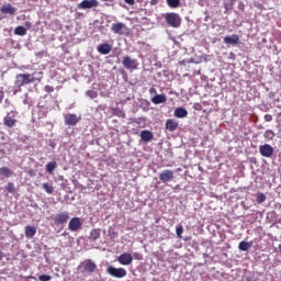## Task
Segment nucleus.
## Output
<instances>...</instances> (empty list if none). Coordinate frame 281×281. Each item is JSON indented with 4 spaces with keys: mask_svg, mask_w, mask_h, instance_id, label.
<instances>
[{
    "mask_svg": "<svg viewBox=\"0 0 281 281\" xmlns=\"http://www.w3.org/2000/svg\"><path fill=\"white\" fill-rule=\"evenodd\" d=\"M36 78H34V75L31 74H19L15 76L14 85L18 87V89L21 90V87H25V85H32V82H35Z\"/></svg>",
    "mask_w": 281,
    "mask_h": 281,
    "instance_id": "obj_1",
    "label": "nucleus"
},
{
    "mask_svg": "<svg viewBox=\"0 0 281 281\" xmlns=\"http://www.w3.org/2000/svg\"><path fill=\"white\" fill-rule=\"evenodd\" d=\"M106 274L111 276V278L122 279L126 278L128 276V272L124 268H115L113 266H109L106 268Z\"/></svg>",
    "mask_w": 281,
    "mask_h": 281,
    "instance_id": "obj_2",
    "label": "nucleus"
},
{
    "mask_svg": "<svg viewBox=\"0 0 281 281\" xmlns=\"http://www.w3.org/2000/svg\"><path fill=\"white\" fill-rule=\"evenodd\" d=\"M122 65L128 71H135L136 69L139 68V61L137 59H135V58H132L128 55L123 57Z\"/></svg>",
    "mask_w": 281,
    "mask_h": 281,
    "instance_id": "obj_3",
    "label": "nucleus"
},
{
    "mask_svg": "<svg viewBox=\"0 0 281 281\" xmlns=\"http://www.w3.org/2000/svg\"><path fill=\"white\" fill-rule=\"evenodd\" d=\"M165 21L170 27H181V16L177 13L165 14Z\"/></svg>",
    "mask_w": 281,
    "mask_h": 281,
    "instance_id": "obj_4",
    "label": "nucleus"
},
{
    "mask_svg": "<svg viewBox=\"0 0 281 281\" xmlns=\"http://www.w3.org/2000/svg\"><path fill=\"white\" fill-rule=\"evenodd\" d=\"M16 115H19V112L11 111L3 117V124L7 128H14L16 126Z\"/></svg>",
    "mask_w": 281,
    "mask_h": 281,
    "instance_id": "obj_5",
    "label": "nucleus"
},
{
    "mask_svg": "<svg viewBox=\"0 0 281 281\" xmlns=\"http://www.w3.org/2000/svg\"><path fill=\"white\" fill-rule=\"evenodd\" d=\"M259 153L261 155V157H266L267 159H270V157H273V146L269 145V144H263L259 146Z\"/></svg>",
    "mask_w": 281,
    "mask_h": 281,
    "instance_id": "obj_6",
    "label": "nucleus"
},
{
    "mask_svg": "<svg viewBox=\"0 0 281 281\" xmlns=\"http://www.w3.org/2000/svg\"><path fill=\"white\" fill-rule=\"evenodd\" d=\"M98 5H100L98 0H83L77 5V8L79 10H91V8H98Z\"/></svg>",
    "mask_w": 281,
    "mask_h": 281,
    "instance_id": "obj_7",
    "label": "nucleus"
},
{
    "mask_svg": "<svg viewBox=\"0 0 281 281\" xmlns=\"http://www.w3.org/2000/svg\"><path fill=\"white\" fill-rule=\"evenodd\" d=\"M55 225H65L69 221V212H60L53 217Z\"/></svg>",
    "mask_w": 281,
    "mask_h": 281,
    "instance_id": "obj_8",
    "label": "nucleus"
},
{
    "mask_svg": "<svg viewBox=\"0 0 281 281\" xmlns=\"http://www.w3.org/2000/svg\"><path fill=\"white\" fill-rule=\"evenodd\" d=\"M172 179H175V171L170 169H165L159 175V180L162 183H168L169 181H172Z\"/></svg>",
    "mask_w": 281,
    "mask_h": 281,
    "instance_id": "obj_9",
    "label": "nucleus"
},
{
    "mask_svg": "<svg viewBox=\"0 0 281 281\" xmlns=\"http://www.w3.org/2000/svg\"><path fill=\"white\" fill-rule=\"evenodd\" d=\"M117 262L123 265V267H128V265H133V255L131 252H124L117 257Z\"/></svg>",
    "mask_w": 281,
    "mask_h": 281,
    "instance_id": "obj_10",
    "label": "nucleus"
},
{
    "mask_svg": "<svg viewBox=\"0 0 281 281\" xmlns=\"http://www.w3.org/2000/svg\"><path fill=\"white\" fill-rule=\"evenodd\" d=\"M82 265L86 273H95V269H98V265L91 259L85 260Z\"/></svg>",
    "mask_w": 281,
    "mask_h": 281,
    "instance_id": "obj_11",
    "label": "nucleus"
},
{
    "mask_svg": "<svg viewBox=\"0 0 281 281\" xmlns=\"http://www.w3.org/2000/svg\"><path fill=\"white\" fill-rule=\"evenodd\" d=\"M80 227H82V221H80V217H72L69 221L68 229H70V232H78Z\"/></svg>",
    "mask_w": 281,
    "mask_h": 281,
    "instance_id": "obj_12",
    "label": "nucleus"
},
{
    "mask_svg": "<svg viewBox=\"0 0 281 281\" xmlns=\"http://www.w3.org/2000/svg\"><path fill=\"white\" fill-rule=\"evenodd\" d=\"M80 122V119L76 114H67L65 116V124L66 126H76Z\"/></svg>",
    "mask_w": 281,
    "mask_h": 281,
    "instance_id": "obj_13",
    "label": "nucleus"
},
{
    "mask_svg": "<svg viewBox=\"0 0 281 281\" xmlns=\"http://www.w3.org/2000/svg\"><path fill=\"white\" fill-rule=\"evenodd\" d=\"M225 45H238L240 43V36L233 34L224 37Z\"/></svg>",
    "mask_w": 281,
    "mask_h": 281,
    "instance_id": "obj_14",
    "label": "nucleus"
},
{
    "mask_svg": "<svg viewBox=\"0 0 281 281\" xmlns=\"http://www.w3.org/2000/svg\"><path fill=\"white\" fill-rule=\"evenodd\" d=\"M112 49H113V46H111V44H109V43L101 44L97 47V52L99 54H102L103 56L111 54Z\"/></svg>",
    "mask_w": 281,
    "mask_h": 281,
    "instance_id": "obj_15",
    "label": "nucleus"
},
{
    "mask_svg": "<svg viewBox=\"0 0 281 281\" xmlns=\"http://www.w3.org/2000/svg\"><path fill=\"white\" fill-rule=\"evenodd\" d=\"M167 131L170 133H175L179 128V122H177L175 119H168L165 124Z\"/></svg>",
    "mask_w": 281,
    "mask_h": 281,
    "instance_id": "obj_16",
    "label": "nucleus"
},
{
    "mask_svg": "<svg viewBox=\"0 0 281 281\" xmlns=\"http://www.w3.org/2000/svg\"><path fill=\"white\" fill-rule=\"evenodd\" d=\"M124 30H126V24L122 22L114 23L111 26V32H113V34H124Z\"/></svg>",
    "mask_w": 281,
    "mask_h": 281,
    "instance_id": "obj_17",
    "label": "nucleus"
},
{
    "mask_svg": "<svg viewBox=\"0 0 281 281\" xmlns=\"http://www.w3.org/2000/svg\"><path fill=\"white\" fill-rule=\"evenodd\" d=\"M153 137H154L153 132H150L148 130H144L140 132L142 142L148 143V142L153 140Z\"/></svg>",
    "mask_w": 281,
    "mask_h": 281,
    "instance_id": "obj_18",
    "label": "nucleus"
},
{
    "mask_svg": "<svg viewBox=\"0 0 281 281\" xmlns=\"http://www.w3.org/2000/svg\"><path fill=\"white\" fill-rule=\"evenodd\" d=\"M0 12H2V14H14L16 9L12 7V4L8 3L1 7Z\"/></svg>",
    "mask_w": 281,
    "mask_h": 281,
    "instance_id": "obj_19",
    "label": "nucleus"
},
{
    "mask_svg": "<svg viewBox=\"0 0 281 281\" xmlns=\"http://www.w3.org/2000/svg\"><path fill=\"white\" fill-rule=\"evenodd\" d=\"M168 98L166 94H156L154 98H151L153 104H164V102H167Z\"/></svg>",
    "mask_w": 281,
    "mask_h": 281,
    "instance_id": "obj_20",
    "label": "nucleus"
},
{
    "mask_svg": "<svg viewBox=\"0 0 281 281\" xmlns=\"http://www.w3.org/2000/svg\"><path fill=\"white\" fill-rule=\"evenodd\" d=\"M24 234L26 238H34V236H36V226H25Z\"/></svg>",
    "mask_w": 281,
    "mask_h": 281,
    "instance_id": "obj_21",
    "label": "nucleus"
},
{
    "mask_svg": "<svg viewBox=\"0 0 281 281\" xmlns=\"http://www.w3.org/2000/svg\"><path fill=\"white\" fill-rule=\"evenodd\" d=\"M173 115L179 119L188 117V110H186V108H177Z\"/></svg>",
    "mask_w": 281,
    "mask_h": 281,
    "instance_id": "obj_22",
    "label": "nucleus"
},
{
    "mask_svg": "<svg viewBox=\"0 0 281 281\" xmlns=\"http://www.w3.org/2000/svg\"><path fill=\"white\" fill-rule=\"evenodd\" d=\"M56 168H58V164L56 161H49L45 166V170L48 172V175H54V170H56Z\"/></svg>",
    "mask_w": 281,
    "mask_h": 281,
    "instance_id": "obj_23",
    "label": "nucleus"
},
{
    "mask_svg": "<svg viewBox=\"0 0 281 281\" xmlns=\"http://www.w3.org/2000/svg\"><path fill=\"white\" fill-rule=\"evenodd\" d=\"M254 243H248V241H240L238 245L239 251H249V248L252 247Z\"/></svg>",
    "mask_w": 281,
    "mask_h": 281,
    "instance_id": "obj_24",
    "label": "nucleus"
},
{
    "mask_svg": "<svg viewBox=\"0 0 281 281\" xmlns=\"http://www.w3.org/2000/svg\"><path fill=\"white\" fill-rule=\"evenodd\" d=\"M14 172L10 170L8 167H1L0 168V177H5L7 179H10Z\"/></svg>",
    "mask_w": 281,
    "mask_h": 281,
    "instance_id": "obj_25",
    "label": "nucleus"
},
{
    "mask_svg": "<svg viewBox=\"0 0 281 281\" xmlns=\"http://www.w3.org/2000/svg\"><path fill=\"white\" fill-rule=\"evenodd\" d=\"M89 238H90V240H98V238H100V228H93L90 232Z\"/></svg>",
    "mask_w": 281,
    "mask_h": 281,
    "instance_id": "obj_26",
    "label": "nucleus"
},
{
    "mask_svg": "<svg viewBox=\"0 0 281 281\" xmlns=\"http://www.w3.org/2000/svg\"><path fill=\"white\" fill-rule=\"evenodd\" d=\"M14 34H16V36H25V34H27V30L23 26H16Z\"/></svg>",
    "mask_w": 281,
    "mask_h": 281,
    "instance_id": "obj_27",
    "label": "nucleus"
},
{
    "mask_svg": "<svg viewBox=\"0 0 281 281\" xmlns=\"http://www.w3.org/2000/svg\"><path fill=\"white\" fill-rule=\"evenodd\" d=\"M42 188H43V190H45V192L47 194H54V187L52 184H49L48 182H44L42 184Z\"/></svg>",
    "mask_w": 281,
    "mask_h": 281,
    "instance_id": "obj_28",
    "label": "nucleus"
},
{
    "mask_svg": "<svg viewBox=\"0 0 281 281\" xmlns=\"http://www.w3.org/2000/svg\"><path fill=\"white\" fill-rule=\"evenodd\" d=\"M265 139H273V137H276V133L273 132V130H267L263 134Z\"/></svg>",
    "mask_w": 281,
    "mask_h": 281,
    "instance_id": "obj_29",
    "label": "nucleus"
},
{
    "mask_svg": "<svg viewBox=\"0 0 281 281\" xmlns=\"http://www.w3.org/2000/svg\"><path fill=\"white\" fill-rule=\"evenodd\" d=\"M181 0H167V5H169V8H179Z\"/></svg>",
    "mask_w": 281,
    "mask_h": 281,
    "instance_id": "obj_30",
    "label": "nucleus"
},
{
    "mask_svg": "<svg viewBox=\"0 0 281 281\" xmlns=\"http://www.w3.org/2000/svg\"><path fill=\"white\" fill-rule=\"evenodd\" d=\"M234 3H235L234 1L224 0V3H223L224 10H226V12L229 10H233Z\"/></svg>",
    "mask_w": 281,
    "mask_h": 281,
    "instance_id": "obj_31",
    "label": "nucleus"
},
{
    "mask_svg": "<svg viewBox=\"0 0 281 281\" xmlns=\"http://www.w3.org/2000/svg\"><path fill=\"white\" fill-rule=\"evenodd\" d=\"M267 201V195L265 193H257V203L260 205Z\"/></svg>",
    "mask_w": 281,
    "mask_h": 281,
    "instance_id": "obj_32",
    "label": "nucleus"
},
{
    "mask_svg": "<svg viewBox=\"0 0 281 281\" xmlns=\"http://www.w3.org/2000/svg\"><path fill=\"white\" fill-rule=\"evenodd\" d=\"M7 192H9V194H14V192H16V188H14V183L13 182H8V184H7Z\"/></svg>",
    "mask_w": 281,
    "mask_h": 281,
    "instance_id": "obj_33",
    "label": "nucleus"
},
{
    "mask_svg": "<svg viewBox=\"0 0 281 281\" xmlns=\"http://www.w3.org/2000/svg\"><path fill=\"white\" fill-rule=\"evenodd\" d=\"M86 94L88 95V98H90L91 100H95V98H98V92L93 91V90H88L86 92Z\"/></svg>",
    "mask_w": 281,
    "mask_h": 281,
    "instance_id": "obj_34",
    "label": "nucleus"
},
{
    "mask_svg": "<svg viewBox=\"0 0 281 281\" xmlns=\"http://www.w3.org/2000/svg\"><path fill=\"white\" fill-rule=\"evenodd\" d=\"M176 234L178 236V238H181L182 234H183V226L179 225L176 227Z\"/></svg>",
    "mask_w": 281,
    "mask_h": 281,
    "instance_id": "obj_35",
    "label": "nucleus"
},
{
    "mask_svg": "<svg viewBox=\"0 0 281 281\" xmlns=\"http://www.w3.org/2000/svg\"><path fill=\"white\" fill-rule=\"evenodd\" d=\"M38 280L40 281H52V276H49V274H41L38 277Z\"/></svg>",
    "mask_w": 281,
    "mask_h": 281,
    "instance_id": "obj_36",
    "label": "nucleus"
},
{
    "mask_svg": "<svg viewBox=\"0 0 281 281\" xmlns=\"http://www.w3.org/2000/svg\"><path fill=\"white\" fill-rule=\"evenodd\" d=\"M134 124H146V119L145 117L135 119Z\"/></svg>",
    "mask_w": 281,
    "mask_h": 281,
    "instance_id": "obj_37",
    "label": "nucleus"
},
{
    "mask_svg": "<svg viewBox=\"0 0 281 281\" xmlns=\"http://www.w3.org/2000/svg\"><path fill=\"white\" fill-rule=\"evenodd\" d=\"M46 93H54V87L53 86H45Z\"/></svg>",
    "mask_w": 281,
    "mask_h": 281,
    "instance_id": "obj_38",
    "label": "nucleus"
},
{
    "mask_svg": "<svg viewBox=\"0 0 281 281\" xmlns=\"http://www.w3.org/2000/svg\"><path fill=\"white\" fill-rule=\"evenodd\" d=\"M263 120H265L266 122H271V121L273 120V115H271V114H265Z\"/></svg>",
    "mask_w": 281,
    "mask_h": 281,
    "instance_id": "obj_39",
    "label": "nucleus"
},
{
    "mask_svg": "<svg viewBox=\"0 0 281 281\" xmlns=\"http://www.w3.org/2000/svg\"><path fill=\"white\" fill-rule=\"evenodd\" d=\"M24 25H25L26 30H31L32 29V22H30V21L25 22Z\"/></svg>",
    "mask_w": 281,
    "mask_h": 281,
    "instance_id": "obj_40",
    "label": "nucleus"
},
{
    "mask_svg": "<svg viewBox=\"0 0 281 281\" xmlns=\"http://www.w3.org/2000/svg\"><path fill=\"white\" fill-rule=\"evenodd\" d=\"M29 175H30L31 177H36V170L30 169V170H29Z\"/></svg>",
    "mask_w": 281,
    "mask_h": 281,
    "instance_id": "obj_41",
    "label": "nucleus"
},
{
    "mask_svg": "<svg viewBox=\"0 0 281 281\" xmlns=\"http://www.w3.org/2000/svg\"><path fill=\"white\" fill-rule=\"evenodd\" d=\"M127 5H135V0H124Z\"/></svg>",
    "mask_w": 281,
    "mask_h": 281,
    "instance_id": "obj_42",
    "label": "nucleus"
},
{
    "mask_svg": "<svg viewBox=\"0 0 281 281\" xmlns=\"http://www.w3.org/2000/svg\"><path fill=\"white\" fill-rule=\"evenodd\" d=\"M194 110L195 111H201V103H195L194 104Z\"/></svg>",
    "mask_w": 281,
    "mask_h": 281,
    "instance_id": "obj_43",
    "label": "nucleus"
},
{
    "mask_svg": "<svg viewBox=\"0 0 281 281\" xmlns=\"http://www.w3.org/2000/svg\"><path fill=\"white\" fill-rule=\"evenodd\" d=\"M3 98H4L3 91H0V104L1 102H3Z\"/></svg>",
    "mask_w": 281,
    "mask_h": 281,
    "instance_id": "obj_44",
    "label": "nucleus"
},
{
    "mask_svg": "<svg viewBox=\"0 0 281 281\" xmlns=\"http://www.w3.org/2000/svg\"><path fill=\"white\" fill-rule=\"evenodd\" d=\"M4 256L5 255L3 254V251L0 250V262H1V260H3Z\"/></svg>",
    "mask_w": 281,
    "mask_h": 281,
    "instance_id": "obj_45",
    "label": "nucleus"
},
{
    "mask_svg": "<svg viewBox=\"0 0 281 281\" xmlns=\"http://www.w3.org/2000/svg\"><path fill=\"white\" fill-rule=\"evenodd\" d=\"M149 91L150 93H157V90L155 88H151Z\"/></svg>",
    "mask_w": 281,
    "mask_h": 281,
    "instance_id": "obj_46",
    "label": "nucleus"
},
{
    "mask_svg": "<svg viewBox=\"0 0 281 281\" xmlns=\"http://www.w3.org/2000/svg\"><path fill=\"white\" fill-rule=\"evenodd\" d=\"M156 223H159V218H156Z\"/></svg>",
    "mask_w": 281,
    "mask_h": 281,
    "instance_id": "obj_47",
    "label": "nucleus"
},
{
    "mask_svg": "<svg viewBox=\"0 0 281 281\" xmlns=\"http://www.w3.org/2000/svg\"><path fill=\"white\" fill-rule=\"evenodd\" d=\"M229 1L236 2V0H229Z\"/></svg>",
    "mask_w": 281,
    "mask_h": 281,
    "instance_id": "obj_48",
    "label": "nucleus"
}]
</instances>
